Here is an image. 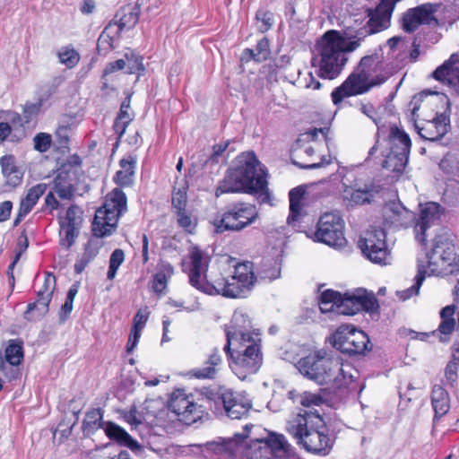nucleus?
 Listing matches in <instances>:
<instances>
[{"instance_id": "obj_29", "label": "nucleus", "mask_w": 459, "mask_h": 459, "mask_svg": "<svg viewBox=\"0 0 459 459\" xmlns=\"http://www.w3.org/2000/svg\"><path fill=\"white\" fill-rule=\"evenodd\" d=\"M174 274V267L168 262H160L152 280V290L159 296L166 291L168 282Z\"/></svg>"}, {"instance_id": "obj_42", "label": "nucleus", "mask_w": 459, "mask_h": 459, "mask_svg": "<svg viewBox=\"0 0 459 459\" xmlns=\"http://www.w3.org/2000/svg\"><path fill=\"white\" fill-rule=\"evenodd\" d=\"M102 412L100 409H93L87 412L82 423L83 432L87 435L92 434L95 430L102 428Z\"/></svg>"}, {"instance_id": "obj_6", "label": "nucleus", "mask_w": 459, "mask_h": 459, "mask_svg": "<svg viewBox=\"0 0 459 459\" xmlns=\"http://www.w3.org/2000/svg\"><path fill=\"white\" fill-rule=\"evenodd\" d=\"M290 432L307 452L315 455H328L335 443L324 418L313 412L298 414Z\"/></svg>"}, {"instance_id": "obj_25", "label": "nucleus", "mask_w": 459, "mask_h": 459, "mask_svg": "<svg viewBox=\"0 0 459 459\" xmlns=\"http://www.w3.org/2000/svg\"><path fill=\"white\" fill-rule=\"evenodd\" d=\"M384 223L389 228L406 229L414 219V214L400 204H393L385 212Z\"/></svg>"}, {"instance_id": "obj_57", "label": "nucleus", "mask_w": 459, "mask_h": 459, "mask_svg": "<svg viewBox=\"0 0 459 459\" xmlns=\"http://www.w3.org/2000/svg\"><path fill=\"white\" fill-rule=\"evenodd\" d=\"M115 63H109L102 74V86L101 89L106 91L107 93L113 91L115 82Z\"/></svg>"}, {"instance_id": "obj_63", "label": "nucleus", "mask_w": 459, "mask_h": 459, "mask_svg": "<svg viewBox=\"0 0 459 459\" xmlns=\"http://www.w3.org/2000/svg\"><path fill=\"white\" fill-rule=\"evenodd\" d=\"M51 298L52 295L49 294V290L38 291V299L35 302L41 303V307H39V316H44L48 311V305Z\"/></svg>"}, {"instance_id": "obj_9", "label": "nucleus", "mask_w": 459, "mask_h": 459, "mask_svg": "<svg viewBox=\"0 0 459 459\" xmlns=\"http://www.w3.org/2000/svg\"><path fill=\"white\" fill-rule=\"evenodd\" d=\"M445 251L441 253L438 258L433 262H424L418 260L417 274L415 283L404 291L403 299H409L419 293L427 274L446 276L459 272V256L455 253V245L451 240L445 243Z\"/></svg>"}, {"instance_id": "obj_12", "label": "nucleus", "mask_w": 459, "mask_h": 459, "mask_svg": "<svg viewBox=\"0 0 459 459\" xmlns=\"http://www.w3.org/2000/svg\"><path fill=\"white\" fill-rule=\"evenodd\" d=\"M315 239L330 247H342L345 242L344 221L339 212H327L321 215L314 232Z\"/></svg>"}, {"instance_id": "obj_13", "label": "nucleus", "mask_w": 459, "mask_h": 459, "mask_svg": "<svg viewBox=\"0 0 459 459\" xmlns=\"http://www.w3.org/2000/svg\"><path fill=\"white\" fill-rule=\"evenodd\" d=\"M169 409L186 424L196 422L204 413L203 406L195 403L193 394H187L180 389L172 393L169 401Z\"/></svg>"}, {"instance_id": "obj_56", "label": "nucleus", "mask_w": 459, "mask_h": 459, "mask_svg": "<svg viewBox=\"0 0 459 459\" xmlns=\"http://www.w3.org/2000/svg\"><path fill=\"white\" fill-rule=\"evenodd\" d=\"M255 62L263 63L270 58L271 49H270V41L266 37H264L260 40H258L255 46Z\"/></svg>"}, {"instance_id": "obj_55", "label": "nucleus", "mask_w": 459, "mask_h": 459, "mask_svg": "<svg viewBox=\"0 0 459 459\" xmlns=\"http://www.w3.org/2000/svg\"><path fill=\"white\" fill-rule=\"evenodd\" d=\"M111 23L101 32L98 39V50L100 53H106L113 48L114 39L110 34Z\"/></svg>"}, {"instance_id": "obj_64", "label": "nucleus", "mask_w": 459, "mask_h": 459, "mask_svg": "<svg viewBox=\"0 0 459 459\" xmlns=\"http://www.w3.org/2000/svg\"><path fill=\"white\" fill-rule=\"evenodd\" d=\"M34 205L26 199L25 197L21 201L19 212L16 219L14 220V225H18L20 221L32 210Z\"/></svg>"}, {"instance_id": "obj_62", "label": "nucleus", "mask_w": 459, "mask_h": 459, "mask_svg": "<svg viewBox=\"0 0 459 459\" xmlns=\"http://www.w3.org/2000/svg\"><path fill=\"white\" fill-rule=\"evenodd\" d=\"M127 211V198L126 194L117 188V221Z\"/></svg>"}, {"instance_id": "obj_44", "label": "nucleus", "mask_w": 459, "mask_h": 459, "mask_svg": "<svg viewBox=\"0 0 459 459\" xmlns=\"http://www.w3.org/2000/svg\"><path fill=\"white\" fill-rule=\"evenodd\" d=\"M23 359L22 342L11 340L5 348V360L10 366L19 365Z\"/></svg>"}, {"instance_id": "obj_34", "label": "nucleus", "mask_w": 459, "mask_h": 459, "mask_svg": "<svg viewBox=\"0 0 459 459\" xmlns=\"http://www.w3.org/2000/svg\"><path fill=\"white\" fill-rule=\"evenodd\" d=\"M281 262L274 257H264L257 269V278L272 281L281 276Z\"/></svg>"}, {"instance_id": "obj_37", "label": "nucleus", "mask_w": 459, "mask_h": 459, "mask_svg": "<svg viewBox=\"0 0 459 459\" xmlns=\"http://www.w3.org/2000/svg\"><path fill=\"white\" fill-rule=\"evenodd\" d=\"M409 155L389 152L382 163V167L391 172L403 173L408 162Z\"/></svg>"}, {"instance_id": "obj_28", "label": "nucleus", "mask_w": 459, "mask_h": 459, "mask_svg": "<svg viewBox=\"0 0 459 459\" xmlns=\"http://www.w3.org/2000/svg\"><path fill=\"white\" fill-rule=\"evenodd\" d=\"M430 399L435 420L440 419L449 411L450 396L445 387L435 385L431 390Z\"/></svg>"}, {"instance_id": "obj_15", "label": "nucleus", "mask_w": 459, "mask_h": 459, "mask_svg": "<svg viewBox=\"0 0 459 459\" xmlns=\"http://www.w3.org/2000/svg\"><path fill=\"white\" fill-rule=\"evenodd\" d=\"M359 247L362 254L372 263L386 264L390 251L386 244V234L383 229L368 231L366 237L360 238Z\"/></svg>"}, {"instance_id": "obj_8", "label": "nucleus", "mask_w": 459, "mask_h": 459, "mask_svg": "<svg viewBox=\"0 0 459 459\" xmlns=\"http://www.w3.org/2000/svg\"><path fill=\"white\" fill-rule=\"evenodd\" d=\"M259 219V211L255 204L245 201H235L228 204L212 224L216 234L225 232H240Z\"/></svg>"}, {"instance_id": "obj_10", "label": "nucleus", "mask_w": 459, "mask_h": 459, "mask_svg": "<svg viewBox=\"0 0 459 459\" xmlns=\"http://www.w3.org/2000/svg\"><path fill=\"white\" fill-rule=\"evenodd\" d=\"M412 118L450 119L451 103L445 93L421 91L410 102Z\"/></svg>"}, {"instance_id": "obj_40", "label": "nucleus", "mask_w": 459, "mask_h": 459, "mask_svg": "<svg viewBox=\"0 0 459 459\" xmlns=\"http://www.w3.org/2000/svg\"><path fill=\"white\" fill-rule=\"evenodd\" d=\"M459 369V348L453 349L450 360L445 368V378L446 385L454 387L458 379Z\"/></svg>"}, {"instance_id": "obj_36", "label": "nucleus", "mask_w": 459, "mask_h": 459, "mask_svg": "<svg viewBox=\"0 0 459 459\" xmlns=\"http://www.w3.org/2000/svg\"><path fill=\"white\" fill-rule=\"evenodd\" d=\"M178 226L186 235H194L196 232L198 218L191 211L185 209L174 212Z\"/></svg>"}, {"instance_id": "obj_33", "label": "nucleus", "mask_w": 459, "mask_h": 459, "mask_svg": "<svg viewBox=\"0 0 459 459\" xmlns=\"http://www.w3.org/2000/svg\"><path fill=\"white\" fill-rule=\"evenodd\" d=\"M305 194L306 190L301 186L294 187L289 192L290 214L287 221L290 225L298 221L301 217Z\"/></svg>"}, {"instance_id": "obj_49", "label": "nucleus", "mask_w": 459, "mask_h": 459, "mask_svg": "<svg viewBox=\"0 0 459 459\" xmlns=\"http://www.w3.org/2000/svg\"><path fill=\"white\" fill-rule=\"evenodd\" d=\"M58 58L67 68H73L78 64L80 56L74 48L65 47L58 52Z\"/></svg>"}, {"instance_id": "obj_2", "label": "nucleus", "mask_w": 459, "mask_h": 459, "mask_svg": "<svg viewBox=\"0 0 459 459\" xmlns=\"http://www.w3.org/2000/svg\"><path fill=\"white\" fill-rule=\"evenodd\" d=\"M268 191L267 170L253 151L243 152L236 157L215 190L217 197L224 194H264Z\"/></svg>"}, {"instance_id": "obj_45", "label": "nucleus", "mask_w": 459, "mask_h": 459, "mask_svg": "<svg viewBox=\"0 0 459 459\" xmlns=\"http://www.w3.org/2000/svg\"><path fill=\"white\" fill-rule=\"evenodd\" d=\"M450 239L443 234L436 235L432 239V247L426 255L424 262H433L439 257L441 253L445 251V243H448Z\"/></svg>"}, {"instance_id": "obj_51", "label": "nucleus", "mask_w": 459, "mask_h": 459, "mask_svg": "<svg viewBox=\"0 0 459 459\" xmlns=\"http://www.w3.org/2000/svg\"><path fill=\"white\" fill-rule=\"evenodd\" d=\"M0 164L4 175L7 178H10V180H13V184H16V182L20 181L21 177L19 176V171L14 166L13 157L5 156L1 158Z\"/></svg>"}, {"instance_id": "obj_3", "label": "nucleus", "mask_w": 459, "mask_h": 459, "mask_svg": "<svg viewBox=\"0 0 459 459\" xmlns=\"http://www.w3.org/2000/svg\"><path fill=\"white\" fill-rule=\"evenodd\" d=\"M210 256L197 246L189 248L181 263L182 271L187 274L189 283L197 290L209 295H221L234 299L230 273L222 267L208 271Z\"/></svg>"}, {"instance_id": "obj_1", "label": "nucleus", "mask_w": 459, "mask_h": 459, "mask_svg": "<svg viewBox=\"0 0 459 459\" xmlns=\"http://www.w3.org/2000/svg\"><path fill=\"white\" fill-rule=\"evenodd\" d=\"M226 353L233 372L240 378L255 374L263 364L262 340L258 330L242 315L234 316L225 325Z\"/></svg>"}, {"instance_id": "obj_41", "label": "nucleus", "mask_w": 459, "mask_h": 459, "mask_svg": "<svg viewBox=\"0 0 459 459\" xmlns=\"http://www.w3.org/2000/svg\"><path fill=\"white\" fill-rule=\"evenodd\" d=\"M133 94H134V91H129L126 92V97L120 105L119 112L117 115V122L119 120L123 124V127L120 132V134H124L126 126L134 118V112L131 109V106H130Z\"/></svg>"}, {"instance_id": "obj_47", "label": "nucleus", "mask_w": 459, "mask_h": 459, "mask_svg": "<svg viewBox=\"0 0 459 459\" xmlns=\"http://www.w3.org/2000/svg\"><path fill=\"white\" fill-rule=\"evenodd\" d=\"M187 189L188 186H183L182 187H174L171 196L172 208L175 211H182L186 209L187 204Z\"/></svg>"}, {"instance_id": "obj_50", "label": "nucleus", "mask_w": 459, "mask_h": 459, "mask_svg": "<svg viewBox=\"0 0 459 459\" xmlns=\"http://www.w3.org/2000/svg\"><path fill=\"white\" fill-rule=\"evenodd\" d=\"M255 20L260 22L258 30L264 33L271 30L273 26V13L268 10L259 9L255 13Z\"/></svg>"}, {"instance_id": "obj_43", "label": "nucleus", "mask_w": 459, "mask_h": 459, "mask_svg": "<svg viewBox=\"0 0 459 459\" xmlns=\"http://www.w3.org/2000/svg\"><path fill=\"white\" fill-rule=\"evenodd\" d=\"M336 312L345 316H353L358 314V296L349 294L341 295V300L339 301Z\"/></svg>"}, {"instance_id": "obj_27", "label": "nucleus", "mask_w": 459, "mask_h": 459, "mask_svg": "<svg viewBox=\"0 0 459 459\" xmlns=\"http://www.w3.org/2000/svg\"><path fill=\"white\" fill-rule=\"evenodd\" d=\"M387 143L390 149L389 152L410 155L411 147V138L407 133L400 129L397 126H392L390 127Z\"/></svg>"}, {"instance_id": "obj_32", "label": "nucleus", "mask_w": 459, "mask_h": 459, "mask_svg": "<svg viewBox=\"0 0 459 459\" xmlns=\"http://www.w3.org/2000/svg\"><path fill=\"white\" fill-rule=\"evenodd\" d=\"M74 173L61 170L54 180L53 189L56 195L65 200H71L74 196Z\"/></svg>"}, {"instance_id": "obj_59", "label": "nucleus", "mask_w": 459, "mask_h": 459, "mask_svg": "<svg viewBox=\"0 0 459 459\" xmlns=\"http://www.w3.org/2000/svg\"><path fill=\"white\" fill-rule=\"evenodd\" d=\"M33 143L35 150L45 152L51 145V136L45 133H39L34 137Z\"/></svg>"}, {"instance_id": "obj_54", "label": "nucleus", "mask_w": 459, "mask_h": 459, "mask_svg": "<svg viewBox=\"0 0 459 459\" xmlns=\"http://www.w3.org/2000/svg\"><path fill=\"white\" fill-rule=\"evenodd\" d=\"M296 401L304 407H310L322 405L325 402V399L319 394H314L306 391L299 394Z\"/></svg>"}, {"instance_id": "obj_30", "label": "nucleus", "mask_w": 459, "mask_h": 459, "mask_svg": "<svg viewBox=\"0 0 459 459\" xmlns=\"http://www.w3.org/2000/svg\"><path fill=\"white\" fill-rule=\"evenodd\" d=\"M149 318V312L146 309H139L133 319V326L126 343V353L131 354L137 346L142 330L144 328Z\"/></svg>"}, {"instance_id": "obj_4", "label": "nucleus", "mask_w": 459, "mask_h": 459, "mask_svg": "<svg viewBox=\"0 0 459 459\" xmlns=\"http://www.w3.org/2000/svg\"><path fill=\"white\" fill-rule=\"evenodd\" d=\"M297 368L307 378L335 390L348 388L356 379L350 363H344L341 357L324 349L313 351L299 359Z\"/></svg>"}, {"instance_id": "obj_52", "label": "nucleus", "mask_w": 459, "mask_h": 459, "mask_svg": "<svg viewBox=\"0 0 459 459\" xmlns=\"http://www.w3.org/2000/svg\"><path fill=\"white\" fill-rule=\"evenodd\" d=\"M329 131V127L309 128L306 132L300 134L298 141L302 143L315 142L317 140L318 135L321 134L325 141L327 142Z\"/></svg>"}, {"instance_id": "obj_23", "label": "nucleus", "mask_w": 459, "mask_h": 459, "mask_svg": "<svg viewBox=\"0 0 459 459\" xmlns=\"http://www.w3.org/2000/svg\"><path fill=\"white\" fill-rule=\"evenodd\" d=\"M117 70L126 74H134L136 76L134 82H137L145 74L143 56L134 49L126 48L119 53V57L117 58Z\"/></svg>"}, {"instance_id": "obj_5", "label": "nucleus", "mask_w": 459, "mask_h": 459, "mask_svg": "<svg viewBox=\"0 0 459 459\" xmlns=\"http://www.w3.org/2000/svg\"><path fill=\"white\" fill-rule=\"evenodd\" d=\"M387 79L382 56H365L342 83L333 89L331 93L332 101L337 106L346 98L368 93L374 87L385 83Z\"/></svg>"}, {"instance_id": "obj_18", "label": "nucleus", "mask_w": 459, "mask_h": 459, "mask_svg": "<svg viewBox=\"0 0 459 459\" xmlns=\"http://www.w3.org/2000/svg\"><path fill=\"white\" fill-rule=\"evenodd\" d=\"M231 287L234 288L233 297L238 299L249 291L255 285L257 276L254 270V264L243 261L234 265V272L230 274Z\"/></svg>"}, {"instance_id": "obj_26", "label": "nucleus", "mask_w": 459, "mask_h": 459, "mask_svg": "<svg viewBox=\"0 0 459 459\" xmlns=\"http://www.w3.org/2000/svg\"><path fill=\"white\" fill-rule=\"evenodd\" d=\"M218 399L221 402L226 414L233 420L247 416L251 408L248 403L242 402L230 390L221 393Z\"/></svg>"}, {"instance_id": "obj_24", "label": "nucleus", "mask_w": 459, "mask_h": 459, "mask_svg": "<svg viewBox=\"0 0 459 459\" xmlns=\"http://www.w3.org/2000/svg\"><path fill=\"white\" fill-rule=\"evenodd\" d=\"M223 359L220 350L213 348L208 354L204 367L195 368L189 371V376L196 379H214L222 366Z\"/></svg>"}, {"instance_id": "obj_60", "label": "nucleus", "mask_w": 459, "mask_h": 459, "mask_svg": "<svg viewBox=\"0 0 459 459\" xmlns=\"http://www.w3.org/2000/svg\"><path fill=\"white\" fill-rule=\"evenodd\" d=\"M46 184H38L28 191L25 198L28 199L32 204V205H35L39 197L46 192Z\"/></svg>"}, {"instance_id": "obj_58", "label": "nucleus", "mask_w": 459, "mask_h": 459, "mask_svg": "<svg viewBox=\"0 0 459 459\" xmlns=\"http://www.w3.org/2000/svg\"><path fill=\"white\" fill-rule=\"evenodd\" d=\"M358 306L359 313L360 311L373 312L378 307L377 299L366 294L358 296Z\"/></svg>"}, {"instance_id": "obj_22", "label": "nucleus", "mask_w": 459, "mask_h": 459, "mask_svg": "<svg viewBox=\"0 0 459 459\" xmlns=\"http://www.w3.org/2000/svg\"><path fill=\"white\" fill-rule=\"evenodd\" d=\"M432 76L435 80L448 84L459 95V57L451 55L449 59L437 67Z\"/></svg>"}, {"instance_id": "obj_20", "label": "nucleus", "mask_w": 459, "mask_h": 459, "mask_svg": "<svg viewBox=\"0 0 459 459\" xmlns=\"http://www.w3.org/2000/svg\"><path fill=\"white\" fill-rule=\"evenodd\" d=\"M415 127L421 138L434 142L441 139L450 126V119L445 118H412Z\"/></svg>"}, {"instance_id": "obj_39", "label": "nucleus", "mask_w": 459, "mask_h": 459, "mask_svg": "<svg viewBox=\"0 0 459 459\" xmlns=\"http://www.w3.org/2000/svg\"><path fill=\"white\" fill-rule=\"evenodd\" d=\"M343 198L347 202V205H362L370 202L371 194L368 189L347 187L344 190Z\"/></svg>"}, {"instance_id": "obj_7", "label": "nucleus", "mask_w": 459, "mask_h": 459, "mask_svg": "<svg viewBox=\"0 0 459 459\" xmlns=\"http://www.w3.org/2000/svg\"><path fill=\"white\" fill-rule=\"evenodd\" d=\"M345 38L338 30L326 31L318 44L319 65L317 75L325 80L337 78L347 61Z\"/></svg>"}, {"instance_id": "obj_48", "label": "nucleus", "mask_w": 459, "mask_h": 459, "mask_svg": "<svg viewBox=\"0 0 459 459\" xmlns=\"http://www.w3.org/2000/svg\"><path fill=\"white\" fill-rule=\"evenodd\" d=\"M117 445L126 446L134 452L141 449L139 443L118 425H117Z\"/></svg>"}, {"instance_id": "obj_17", "label": "nucleus", "mask_w": 459, "mask_h": 459, "mask_svg": "<svg viewBox=\"0 0 459 459\" xmlns=\"http://www.w3.org/2000/svg\"><path fill=\"white\" fill-rule=\"evenodd\" d=\"M108 201L100 207L91 224L92 234L97 238H104L112 234L115 227V193L108 195Z\"/></svg>"}, {"instance_id": "obj_19", "label": "nucleus", "mask_w": 459, "mask_h": 459, "mask_svg": "<svg viewBox=\"0 0 459 459\" xmlns=\"http://www.w3.org/2000/svg\"><path fill=\"white\" fill-rule=\"evenodd\" d=\"M82 222V211L75 205L68 208L65 216L60 220V245L69 248L79 235Z\"/></svg>"}, {"instance_id": "obj_14", "label": "nucleus", "mask_w": 459, "mask_h": 459, "mask_svg": "<svg viewBox=\"0 0 459 459\" xmlns=\"http://www.w3.org/2000/svg\"><path fill=\"white\" fill-rule=\"evenodd\" d=\"M291 446L282 434L269 432L257 440V446L252 452V459H287Z\"/></svg>"}, {"instance_id": "obj_21", "label": "nucleus", "mask_w": 459, "mask_h": 459, "mask_svg": "<svg viewBox=\"0 0 459 459\" xmlns=\"http://www.w3.org/2000/svg\"><path fill=\"white\" fill-rule=\"evenodd\" d=\"M441 205L435 202L426 203L421 206L415 224L416 238L423 246L427 245V230L440 217Z\"/></svg>"}, {"instance_id": "obj_53", "label": "nucleus", "mask_w": 459, "mask_h": 459, "mask_svg": "<svg viewBox=\"0 0 459 459\" xmlns=\"http://www.w3.org/2000/svg\"><path fill=\"white\" fill-rule=\"evenodd\" d=\"M77 292L78 286L76 284L72 285L67 292L65 302L60 308L59 317L61 321H65L72 312L74 299Z\"/></svg>"}, {"instance_id": "obj_61", "label": "nucleus", "mask_w": 459, "mask_h": 459, "mask_svg": "<svg viewBox=\"0 0 459 459\" xmlns=\"http://www.w3.org/2000/svg\"><path fill=\"white\" fill-rule=\"evenodd\" d=\"M46 184H38L28 191L25 198L28 199L32 204V205H35L39 197L46 192Z\"/></svg>"}, {"instance_id": "obj_16", "label": "nucleus", "mask_w": 459, "mask_h": 459, "mask_svg": "<svg viewBox=\"0 0 459 459\" xmlns=\"http://www.w3.org/2000/svg\"><path fill=\"white\" fill-rule=\"evenodd\" d=\"M436 12V5L430 3L409 8L401 17V28L407 33H412L422 24L438 25V20L434 16Z\"/></svg>"}, {"instance_id": "obj_46", "label": "nucleus", "mask_w": 459, "mask_h": 459, "mask_svg": "<svg viewBox=\"0 0 459 459\" xmlns=\"http://www.w3.org/2000/svg\"><path fill=\"white\" fill-rule=\"evenodd\" d=\"M373 33L370 32V28H368V25L364 28H360L356 31L354 35H351L348 39L345 38V47L346 50L352 52L356 48H358L361 42L369 35Z\"/></svg>"}, {"instance_id": "obj_31", "label": "nucleus", "mask_w": 459, "mask_h": 459, "mask_svg": "<svg viewBox=\"0 0 459 459\" xmlns=\"http://www.w3.org/2000/svg\"><path fill=\"white\" fill-rule=\"evenodd\" d=\"M119 15L118 22L117 21V25L119 30H122L124 29H132L134 28L139 20L140 15V5L137 2H132L126 5H123L119 9V13H117V16Z\"/></svg>"}, {"instance_id": "obj_11", "label": "nucleus", "mask_w": 459, "mask_h": 459, "mask_svg": "<svg viewBox=\"0 0 459 459\" xmlns=\"http://www.w3.org/2000/svg\"><path fill=\"white\" fill-rule=\"evenodd\" d=\"M332 339L333 346L349 356H365L373 348L368 335L353 325H340Z\"/></svg>"}, {"instance_id": "obj_38", "label": "nucleus", "mask_w": 459, "mask_h": 459, "mask_svg": "<svg viewBox=\"0 0 459 459\" xmlns=\"http://www.w3.org/2000/svg\"><path fill=\"white\" fill-rule=\"evenodd\" d=\"M341 293L332 289L324 290L319 296L318 303L320 311L324 314L337 310Z\"/></svg>"}, {"instance_id": "obj_35", "label": "nucleus", "mask_w": 459, "mask_h": 459, "mask_svg": "<svg viewBox=\"0 0 459 459\" xmlns=\"http://www.w3.org/2000/svg\"><path fill=\"white\" fill-rule=\"evenodd\" d=\"M136 160L128 156L119 161L120 170L117 171V184L121 186H128L134 181Z\"/></svg>"}]
</instances>
